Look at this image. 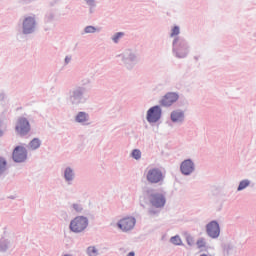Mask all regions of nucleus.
Listing matches in <instances>:
<instances>
[{"mask_svg": "<svg viewBox=\"0 0 256 256\" xmlns=\"http://www.w3.org/2000/svg\"><path fill=\"white\" fill-rule=\"evenodd\" d=\"M87 88L81 85H75L71 87L66 93V102L71 107H79V105H83L87 103Z\"/></svg>", "mask_w": 256, "mask_h": 256, "instance_id": "1", "label": "nucleus"}, {"mask_svg": "<svg viewBox=\"0 0 256 256\" xmlns=\"http://www.w3.org/2000/svg\"><path fill=\"white\" fill-rule=\"evenodd\" d=\"M191 53V44L183 36H177L172 41V55L176 59H187Z\"/></svg>", "mask_w": 256, "mask_h": 256, "instance_id": "2", "label": "nucleus"}, {"mask_svg": "<svg viewBox=\"0 0 256 256\" xmlns=\"http://www.w3.org/2000/svg\"><path fill=\"white\" fill-rule=\"evenodd\" d=\"M146 197L155 209H163L167 203V192L163 189H147Z\"/></svg>", "mask_w": 256, "mask_h": 256, "instance_id": "3", "label": "nucleus"}, {"mask_svg": "<svg viewBox=\"0 0 256 256\" xmlns=\"http://www.w3.org/2000/svg\"><path fill=\"white\" fill-rule=\"evenodd\" d=\"M117 59H120L122 65L128 70L132 71L135 68V65L139 63V54L133 49H126L123 53L116 56Z\"/></svg>", "mask_w": 256, "mask_h": 256, "instance_id": "4", "label": "nucleus"}, {"mask_svg": "<svg viewBox=\"0 0 256 256\" xmlns=\"http://www.w3.org/2000/svg\"><path fill=\"white\" fill-rule=\"evenodd\" d=\"M89 227V218L85 216H76L71 220L69 229L72 233H83Z\"/></svg>", "mask_w": 256, "mask_h": 256, "instance_id": "5", "label": "nucleus"}, {"mask_svg": "<svg viewBox=\"0 0 256 256\" xmlns=\"http://www.w3.org/2000/svg\"><path fill=\"white\" fill-rule=\"evenodd\" d=\"M15 131L19 137H27L31 133V123L26 117L20 116L16 121Z\"/></svg>", "mask_w": 256, "mask_h": 256, "instance_id": "6", "label": "nucleus"}, {"mask_svg": "<svg viewBox=\"0 0 256 256\" xmlns=\"http://www.w3.org/2000/svg\"><path fill=\"white\" fill-rule=\"evenodd\" d=\"M146 180L152 185L163 183L165 181V175H163V171L159 168H150L146 174Z\"/></svg>", "mask_w": 256, "mask_h": 256, "instance_id": "7", "label": "nucleus"}, {"mask_svg": "<svg viewBox=\"0 0 256 256\" xmlns=\"http://www.w3.org/2000/svg\"><path fill=\"white\" fill-rule=\"evenodd\" d=\"M163 115V109H161L160 105H155L150 107L146 112V120L148 123H158L161 121V117Z\"/></svg>", "mask_w": 256, "mask_h": 256, "instance_id": "8", "label": "nucleus"}, {"mask_svg": "<svg viewBox=\"0 0 256 256\" xmlns=\"http://www.w3.org/2000/svg\"><path fill=\"white\" fill-rule=\"evenodd\" d=\"M37 29V20L35 17L28 16L24 18L22 22V34L23 35H33Z\"/></svg>", "mask_w": 256, "mask_h": 256, "instance_id": "9", "label": "nucleus"}, {"mask_svg": "<svg viewBox=\"0 0 256 256\" xmlns=\"http://www.w3.org/2000/svg\"><path fill=\"white\" fill-rule=\"evenodd\" d=\"M28 155L29 152L27 151V148L18 145L12 152V160L14 163H25V161H27Z\"/></svg>", "mask_w": 256, "mask_h": 256, "instance_id": "10", "label": "nucleus"}, {"mask_svg": "<svg viewBox=\"0 0 256 256\" xmlns=\"http://www.w3.org/2000/svg\"><path fill=\"white\" fill-rule=\"evenodd\" d=\"M179 101V92H167L160 100L161 107H172Z\"/></svg>", "mask_w": 256, "mask_h": 256, "instance_id": "11", "label": "nucleus"}, {"mask_svg": "<svg viewBox=\"0 0 256 256\" xmlns=\"http://www.w3.org/2000/svg\"><path fill=\"white\" fill-rule=\"evenodd\" d=\"M137 223V219L135 217L130 216L126 218H122L117 222L118 229H121L124 233H127V231H131L134 229L135 225Z\"/></svg>", "mask_w": 256, "mask_h": 256, "instance_id": "12", "label": "nucleus"}, {"mask_svg": "<svg viewBox=\"0 0 256 256\" xmlns=\"http://www.w3.org/2000/svg\"><path fill=\"white\" fill-rule=\"evenodd\" d=\"M206 234L210 239H219V235H221V226H219V222L212 220L206 224Z\"/></svg>", "mask_w": 256, "mask_h": 256, "instance_id": "13", "label": "nucleus"}, {"mask_svg": "<svg viewBox=\"0 0 256 256\" xmlns=\"http://www.w3.org/2000/svg\"><path fill=\"white\" fill-rule=\"evenodd\" d=\"M180 173H182L184 177L193 175V173H195V162H193L191 158L182 161L180 164Z\"/></svg>", "mask_w": 256, "mask_h": 256, "instance_id": "14", "label": "nucleus"}, {"mask_svg": "<svg viewBox=\"0 0 256 256\" xmlns=\"http://www.w3.org/2000/svg\"><path fill=\"white\" fill-rule=\"evenodd\" d=\"M170 120L172 123L183 125V123H185V111H183L182 109L173 110L170 113Z\"/></svg>", "mask_w": 256, "mask_h": 256, "instance_id": "15", "label": "nucleus"}, {"mask_svg": "<svg viewBox=\"0 0 256 256\" xmlns=\"http://www.w3.org/2000/svg\"><path fill=\"white\" fill-rule=\"evenodd\" d=\"M63 179L67 185H73V181H75V169L71 166H66L63 170Z\"/></svg>", "mask_w": 256, "mask_h": 256, "instance_id": "16", "label": "nucleus"}, {"mask_svg": "<svg viewBox=\"0 0 256 256\" xmlns=\"http://www.w3.org/2000/svg\"><path fill=\"white\" fill-rule=\"evenodd\" d=\"M91 116L87 112H78L75 116V122L79 123L80 125H91Z\"/></svg>", "mask_w": 256, "mask_h": 256, "instance_id": "17", "label": "nucleus"}, {"mask_svg": "<svg viewBox=\"0 0 256 256\" xmlns=\"http://www.w3.org/2000/svg\"><path fill=\"white\" fill-rule=\"evenodd\" d=\"M0 103L4 107L3 115H5L9 110V100H7V94L3 91H0Z\"/></svg>", "mask_w": 256, "mask_h": 256, "instance_id": "18", "label": "nucleus"}, {"mask_svg": "<svg viewBox=\"0 0 256 256\" xmlns=\"http://www.w3.org/2000/svg\"><path fill=\"white\" fill-rule=\"evenodd\" d=\"M41 139L39 138H33L29 143H28V149L30 151H37L41 147Z\"/></svg>", "mask_w": 256, "mask_h": 256, "instance_id": "19", "label": "nucleus"}, {"mask_svg": "<svg viewBox=\"0 0 256 256\" xmlns=\"http://www.w3.org/2000/svg\"><path fill=\"white\" fill-rule=\"evenodd\" d=\"M93 33H101V28H97L93 25L86 26L81 35L93 34Z\"/></svg>", "mask_w": 256, "mask_h": 256, "instance_id": "20", "label": "nucleus"}, {"mask_svg": "<svg viewBox=\"0 0 256 256\" xmlns=\"http://www.w3.org/2000/svg\"><path fill=\"white\" fill-rule=\"evenodd\" d=\"M86 5L89 7L90 15L95 13V9H97V2L95 0H85Z\"/></svg>", "mask_w": 256, "mask_h": 256, "instance_id": "21", "label": "nucleus"}, {"mask_svg": "<svg viewBox=\"0 0 256 256\" xmlns=\"http://www.w3.org/2000/svg\"><path fill=\"white\" fill-rule=\"evenodd\" d=\"M249 185H251V180L249 179L241 180L237 187V191H244V189H247Z\"/></svg>", "mask_w": 256, "mask_h": 256, "instance_id": "22", "label": "nucleus"}, {"mask_svg": "<svg viewBox=\"0 0 256 256\" xmlns=\"http://www.w3.org/2000/svg\"><path fill=\"white\" fill-rule=\"evenodd\" d=\"M5 171H7V159L0 156V177L5 174Z\"/></svg>", "mask_w": 256, "mask_h": 256, "instance_id": "23", "label": "nucleus"}, {"mask_svg": "<svg viewBox=\"0 0 256 256\" xmlns=\"http://www.w3.org/2000/svg\"><path fill=\"white\" fill-rule=\"evenodd\" d=\"M9 249V240L5 238L0 239V251L1 253H5Z\"/></svg>", "mask_w": 256, "mask_h": 256, "instance_id": "24", "label": "nucleus"}, {"mask_svg": "<svg viewBox=\"0 0 256 256\" xmlns=\"http://www.w3.org/2000/svg\"><path fill=\"white\" fill-rule=\"evenodd\" d=\"M123 37H125V32H116L112 37V41L113 43H115L116 45L119 43V41H121V39H123Z\"/></svg>", "mask_w": 256, "mask_h": 256, "instance_id": "25", "label": "nucleus"}, {"mask_svg": "<svg viewBox=\"0 0 256 256\" xmlns=\"http://www.w3.org/2000/svg\"><path fill=\"white\" fill-rule=\"evenodd\" d=\"M170 243H172V245L182 246L183 240H181V236L175 235L170 238Z\"/></svg>", "mask_w": 256, "mask_h": 256, "instance_id": "26", "label": "nucleus"}, {"mask_svg": "<svg viewBox=\"0 0 256 256\" xmlns=\"http://www.w3.org/2000/svg\"><path fill=\"white\" fill-rule=\"evenodd\" d=\"M88 256H97L99 255V250L95 246H89L86 250Z\"/></svg>", "mask_w": 256, "mask_h": 256, "instance_id": "27", "label": "nucleus"}, {"mask_svg": "<svg viewBox=\"0 0 256 256\" xmlns=\"http://www.w3.org/2000/svg\"><path fill=\"white\" fill-rule=\"evenodd\" d=\"M180 33H181V28L179 26L175 25L171 29L170 37H173L175 39V37H179Z\"/></svg>", "mask_w": 256, "mask_h": 256, "instance_id": "28", "label": "nucleus"}, {"mask_svg": "<svg viewBox=\"0 0 256 256\" xmlns=\"http://www.w3.org/2000/svg\"><path fill=\"white\" fill-rule=\"evenodd\" d=\"M5 131H7V123H5V121L0 118V137L5 135Z\"/></svg>", "mask_w": 256, "mask_h": 256, "instance_id": "29", "label": "nucleus"}, {"mask_svg": "<svg viewBox=\"0 0 256 256\" xmlns=\"http://www.w3.org/2000/svg\"><path fill=\"white\" fill-rule=\"evenodd\" d=\"M131 157L135 159L136 161H139L141 159V150L139 149H134L131 153Z\"/></svg>", "mask_w": 256, "mask_h": 256, "instance_id": "30", "label": "nucleus"}, {"mask_svg": "<svg viewBox=\"0 0 256 256\" xmlns=\"http://www.w3.org/2000/svg\"><path fill=\"white\" fill-rule=\"evenodd\" d=\"M72 209L76 212V213H83V205L79 204V203H74L72 204Z\"/></svg>", "mask_w": 256, "mask_h": 256, "instance_id": "31", "label": "nucleus"}, {"mask_svg": "<svg viewBox=\"0 0 256 256\" xmlns=\"http://www.w3.org/2000/svg\"><path fill=\"white\" fill-rule=\"evenodd\" d=\"M80 83H81L80 87H87V85H91V78L84 77L81 79Z\"/></svg>", "mask_w": 256, "mask_h": 256, "instance_id": "32", "label": "nucleus"}, {"mask_svg": "<svg viewBox=\"0 0 256 256\" xmlns=\"http://www.w3.org/2000/svg\"><path fill=\"white\" fill-rule=\"evenodd\" d=\"M196 245L198 246V249H203V247H206L207 242H205V238H200L197 240Z\"/></svg>", "mask_w": 256, "mask_h": 256, "instance_id": "33", "label": "nucleus"}, {"mask_svg": "<svg viewBox=\"0 0 256 256\" xmlns=\"http://www.w3.org/2000/svg\"><path fill=\"white\" fill-rule=\"evenodd\" d=\"M53 19H55V14L53 12H49L48 14H46V21L48 23H51V21H53Z\"/></svg>", "mask_w": 256, "mask_h": 256, "instance_id": "34", "label": "nucleus"}, {"mask_svg": "<svg viewBox=\"0 0 256 256\" xmlns=\"http://www.w3.org/2000/svg\"><path fill=\"white\" fill-rule=\"evenodd\" d=\"M72 60H73V57L71 55H67L64 59V66L69 65V63H71Z\"/></svg>", "mask_w": 256, "mask_h": 256, "instance_id": "35", "label": "nucleus"}, {"mask_svg": "<svg viewBox=\"0 0 256 256\" xmlns=\"http://www.w3.org/2000/svg\"><path fill=\"white\" fill-rule=\"evenodd\" d=\"M149 215H157V213H159V211L155 210V208H150L148 210Z\"/></svg>", "mask_w": 256, "mask_h": 256, "instance_id": "36", "label": "nucleus"}, {"mask_svg": "<svg viewBox=\"0 0 256 256\" xmlns=\"http://www.w3.org/2000/svg\"><path fill=\"white\" fill-rule=\"evenodd\" d=\"M187 244L191 247L193 245V238L192 237H187L186 238Z\"/></svg>", "mask_w": 256, "mask_h": 256, "instance_id": "37", "label": "nucleus"}, {"mask_svg": "<svg viewBox=\"0 0 256 256\" xmlns=\"http://www.w3.org/2000/svg\"><path fill=\"white\" fill-rule=\"evenodd\" d=\"M58 1H59V0H52V1L50 2V6H51V7L55 6Z\"/></svg>", "mask_w": 256, "mask_h": 256, "instance_id": "38", "label": "nucleus"}, {"mask_svg": "<svg viewBox=\"0 0 256 256\" xmlns=\"http://www.w3.org/2000/svg\"><path fill=\"white\" fill-rule=\"evenodd\" d=\"M127 256H135V252L131 251L127 254Z\"/></svg>", "mask_w": 256, "mask_h": 256, "instance_id": "39", "label": "nucleus"}, {"mask_svg": "<svg viewBox=\"0 0 256 256\" xmlns=\"http://www.w3.org/2000/svg\"><path fill=\"white\" fill-rule=\"evenodd\" d=\"M200 56H194V61H199Z\"/></svg>", "mask_w": 256, "mask_h": 256, "instance_id": "40", "label": "nucleus"}, {"mask_svg": "<svg viewBox=\"0 0 256 256\" xmlns=\"http://www.w3.org/2000/svg\"><path fill=\"white\" fill-rule=\"evenodd\" d=\"M24 3H29V0H22Z\"/></svg>", "mask_w": 256, "mask_h": 256, "instance_id": "41", "label": "nucleus"}, {"mask_svg": "<svg viewBox=\"0 0 256 256\" xmlns=\"http://www.w3.org/2000/svg\"><path fill=\"white\" fill-rule=\"evenodd\" d=\"M141 205V207H143V209H145V206H144V204H140Z\"/></svg>", "mask_w": 256, "mask_h": 256, "instance_id": "42", "label": "nucleus"}, {"mask_svg": "<svg viewBox=\"0 0 256 256\" xmlns=\"http://www.w3.org/2000/svg\"><path fill=\"white\" fill-rule=\"evenodd\" d=\"M10 199H15V197L11 196Z\"/></svg>", "mask_w": 256, "mask_h": 256, "instance_id": "43", "label": "nucleus"}]
</instances>
